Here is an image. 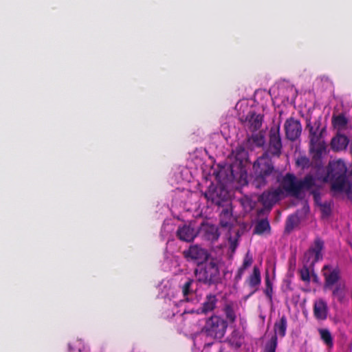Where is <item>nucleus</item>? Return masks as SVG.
Wrapping results in <instances>:
<instances>
[{
  "label": "nucleus",
  "mask_w": 352,
  "mask_h": 352,
  "mask_svg": "<svg viewBox=\"0 0 352 352\" xmlns=\"http://www.w3.org/2000/svg\"><path fill=\"white\" fill-rule=\"evenodd\" d=\"M321 118H318L314 122L308 121L307 129L309 131V143L324 141L322 140L324 133L326 132V126H321Z\"/></svg>",
  "instance_id": "f8f14e48"
},
{
  "label": "nucleus",
  "mask_w": 352,
  "mask_h": 352,
  "mask_svg": "<svg viewBox=\"0 0 352 352\" xmlns=\"http://www.w3.org/2000/svg\"><path fill=\"white\" fill-rule=\"evenodd\" d=\"M184 255L186 258H190L198 263H202L203 261H206L212 254V252L208 254L205 249L195 245H191L188 250H185Z\"/></svg>",
  "instance_id": "2eb2a0df"
},
{
  "label": "nucleus",
  "mask_w": 352,
  "mask_h": 352,
  "mask_svg": "<svg viewBox=\"0 0 352 352\" xmlns=\"http://www.w3.org/2000/svg\"><path fill=\"white\" fill-rule=\"evenodd\" d=\"M296 164L302 169L308 168L311 165L310 160L306 156H300L297 158Z\"/></svg>",
  "instance_id": "72a5a7b5"
},
{
  "label": "nucleus",
  "mask_w": 352,
  "mask_h": 352,
  "mask_svg": "<svg viewBox=\"0 0 352 352\" xmlns=\"http://www.w3.org/2000/svg\"><path fill=\"white\" fill-rule=\"evenodd\" d=\"M197 233L203 239L211 242L217 241L219 236V228L209 220L204 221L200 224Z\"/></svg>",
  "instance_id": "1a4fd4ad"
},
{
  "label": "nucleus",
  "mask_w": 352,
  "mask_h": 352,
  "mask_svg": "<svg viewBox=\"0 0 352 352\" xmlns=\"http://www.w3.org/2000/svg\"><path fill=\"white\" fill-rule=\"evenodd\" d=\"M349 198H350V199H351V201H352V194L349 196Z\"/></svg>",
  "instance_id": "37998d69"
},
{
  "label": "nucleus",
  "mask_w": 352,
  "mask_h": 352,
  "mask_svg": "<svg viewBox=\"0 0 352 352\" xmlns=\"http://www.w3.org/2000/svg\"><path fill=\"white\" fill-rule=\"evenodd\" d=\"M349 151H350V153L352 155V139H351V141L349 142Z\"/></svg>",
  "instance_id": "a19ab883"
},
{
  "label": "nucleus",
  "mask_w": 352,
  "mask_h": 352,
  "mask_svg": "<svg viewBox=\"0 0 352 352\" xmlns=\"http://www.w3.org/2000/svg\"><path fill=\"white\" fill-rule=\"evenodd\" d=\"M248 159V152L241 146L228 156L225 164H221V193L248 184V173L244 163Z\"/></svg>",
  "instance_id": "f257e3e1"
},
{
  "label": "nucleus",
  "mask_w": 352,
  "mask_h": 352,
  "mask_svg": "<svg viewBox=\"0 0 352 352\" xmlns=\"http://www.w3.org/2000/svg\"><path fill=\"white\" fill-rule=\"evenodd\" d=\"M327 144L324 141L309 143V150L311 157V163L316 167H320L322 164V157L327 153Z\"/></svg>",
  "instance_id": "9b49d317"
},
{
  "label": "nucleus",
  "mask_w": 352,
  "mask_h": 352,
  "mask_svg": "<svg viewBox=\"0 0 352 352\" xmlns=\"http://www.w3.org/2000/svg\"><path fill=\"white\" fill-rule=\"evenodd\" d=\"M204 195L208 201H210L212 204H215L218 207L220 206V193L217 187L210 185Z\"/></svg>",
  "instance_id": "b1692460"
},
{
  "label": "nucleus",
  "mask_w": 352,
  "mask_h": 352,
  "mask_svg": "<svg viewBox=\"0 0 352 352\" xmlns=\"http://www.w3.org/2000/svg\"><path fill=\"white\" fill-rule=\"evenodd\" d=\"M283 195V191L280 187L272 188L264 191L259 196L258 201L265 208L271 209L275 204L281 199Z\"/></svg>",
  "instance_id": "9d476101"
},
{
  "label": "nucleus",
  "mask_w": 352,
  "mask_h": 352,
  "mask_svg": "<svg viewBox=\"0 0 352 352\" xmlns=\"http://www.w3.org/2000/svg\"><path fill=\"white\" fill-rule=\"evenodd\" d=\"M244 271H245V270H244V269H243L242 267H240L239 268V270H238V271H237V273H236V276H235V279H236V280H241V277H242V276H243V273H244Z\"/></svg>",
  "instance_id": "4c0bfd02"
},
{
  "label": "nucleus",
  "mask_w": 352,
  "mask_h": 352,
  "mask_svg": "<svg viewBox=\"0 0 352 352\" xmlns=\"http://www.w3.org/2000/svg\"><path fill=\"white\" fill-rule=\"evenodd\" d=\"M310 194L312 195L314 201L316 206H319L322 204V202L321 201V195L320 189H313L310 191Z\"/></svg>",
  "instance_id": "c9c22d12"
},
{
  "label": "nucleus",
  "mask_w": 352,
  "mask_h": 352,
  "mask_svg": "<svg viewBox=\"0 0 352 352\" xmlns=\"http://www.w3.org/2000/svg\"><path fill=\"white\" fill-rule=\"evenodd\" d=\"M246 119L250 124L249 128L251 131H256L262 126L263 116L261 114H256L255 112L251 111L248 114Z\"/></svg>",
  "instance_id": "5701e85b"
},
{
  "label": "nucleus",
  "mask_w": 352,
  "mask_h": 352,
  "mask_svg": "<svg viewBox=\"0 0 352 352\" xmlns=\"http://www.w3.org/2000/svg\"><path fill=\"white\" fill-rule=\"evenodd\" d=\"M309 267V265L305 263L304 267L299 271L301 280L307 283L310 281Z\"/></svg>",
  "instance_id": "f704fd0d"
},
{
  "label": "nucleus",
  "mask_w": 352,
  "mask_h": 352,
  "mask_svg": "<svg viewBox=\"0 0 352 352\" xmlns=\"http://www.w3.org/2000/svg\"><path fill=\"white\" fill-rule=\"evenodd\" d=\"M322 272L324 278L325 289H331L340 278V270L338 267H333L330 265H326L323 266Z\"/></svg>",
  "instance_id": "ddd939ff"
},
{
  "label": "nucleus",
  "mask_w": 352,
  "mask_h": 352,
  "mask_svg": "<svg viewBox=\"0 0 352 352\" xmlns=\"http://www.w3.org/2000/svg\"><path fill=\"white\" fill-rule=\"evenodd\" d=\"M283 144L280 134V126L272 127L269 132V142L267 151V156L279 157L281 155Z\"/></svg>",
  "instance_id": "0eeeda50"
},
{
  "label": "nucleus",
  "mask_w": 352,
  "mask_h": 352,
  "mask_svg": "<svg viewBox=\"0 0 352 352\" xmlns=\"http://www.w3.org/2000/svg\"><path fill=\"white\" fill-rule=\"evenodd\" d=\"M214 175L215 176V179L217 181V184H220V170L214 171Z\"/></svg>",
  "instance_id": "58836bf2"
},
{
  "label": "nucleus",
  "mask_w": 352,
  "mask_h": 352,
  "mask_svg": "<svg viewBox=\"0 0 352 352\" xmlns=\"http://www.w3.org/2000/svg\"><path fill=\"white\" fill-rule=\"evenodd\" d=\"M246 283L253 289L250 294H253L258 290L261 283V275L258 267L254 266L252 273L248 277Z\"/></svg>",
  "instance_id": "aec40b11"
},
{
  "label": "nucleus",
  "mask_w": 352,
  "mask_h": 352,
  "mask_svg": "<svg viewBox=\"0 0 352 352\" xmlns=\"http://www.w3.org/2000/svg\"><path fill=\"white\" fill-rule=\"evenodd\" d=\"M299 223L298 217L296 215H290L285 222V232L290 233Z\"/></svg>",
  "instance_id": "c756f323"
},
{
  "label": "nucleus",
  "mask_w": 352,
  "mask_h": 352,
  "mask_svg": "<svg viewBox=\"0 0 352 352\" xmlns=\"http://www.w3.org/2000/svg\"><path fill=\"white\" fill-rule=\"evenodd\" d=\"M236 248V241H231L230 248L232 252H234Z\"/></svg>",
  "instance_id": "ea45409f"
},
{
  "label": "nucleus",
  "mask_w": 352,
  "mask_h": 352,
  "mask_svg": "<svg viewBox=\"0 0 352 352\" xmlns=\"http://www.w3.org/2000/svg\"><path fill=\"white\" fill-rule=\"evenodd\" d=\"M219 265L220 258L210 255L204 267L195 270L198 280L208 285L218 283L220 280Z\"/></svg>",
  "instance_id": "39448f33"
},
{
  "label": "nucleus",
  "mask_w": 352,
  "mask_h": 352,
  "mask_svg": "<svg viewBox=\"0 0 352 352\" xmlns=\"http://www.w3.org/2000/svg\"><path fill=\"white\" fill-rule=\"evenodd\" d=\"M221 228L226 227V226H227V223H224L221 221Z\"/></svg>",
  "instance_id": "79ce46f5"
},
{
  "label": "nucleus",
  "mask_w": 352,
  "mask_h": 352,
  "mask_svg": "<svg viewBox=\"0 0 352 352\" xmlns=\"http://www.w3.org/2000/svg\"><path fill=\"white\" fill-rule=\"evenodd\" d=\"M346 171V166L342 160L329 162L324 180L331 183V190L333 195L344 192L349 194L351 190L352 184L347 179Z\"/></svg>",
  "instance_id": "f03ea898"
},
{
  "label": "nucleus",
  "mask_w": 352,
  "mask_h": 352,
  "mask_svg": "<svg viewBox=\"0 0 352 352\" xmlns=\"http://www.w3.org/2000/svg\"><path fill=\"white\" fill-rule=\"evenodd\" d=\"M287 327V319L285 315H283L278 321H276L274 325V335L265 344L264 352H276L278 345V336L283 338L286 335Z\"/></svg>",
  "instance_id": "423d86ee"
},
{
  "label": "nucleus",
  "mask_w": 352,
  "mask_h": 352,
  "mask_svg": "<svg viewBox=\"0 0 352 352\" xmlns=\"http://www.w3.org/2000/svg\"><path fill=\"white\" fill-rule=\"evenodd\" d=\"M253 233L257 235L270 234L271 226L267 218L258 220L254 226Z\"/></svg>",
  "instance_id": "4be33fe9"
},
{
  "label": "nucleus",
  "mask_w": 352,
  "mask_h": 352,
  "mask_svg": "<svg viewBox=\"0 0 352 352\" xmlns=\"http://www.w3.org/2000/svg\"><path fill=\"white\" fill-rule=\"evenodd\" d=\"M332 295L336 297L340 302H342L346 296L345 284H336L332 290Z\"/></svg>",
  "instance_id": "bb28decb"
},
{
  "label": "nucleus",
  "mask_w": 352,
  "mask_h": 352,
  "mask_svg": "<svg viewBox=\"0 0 352 352\" xmlns=\"http://www.w3.org/2000/svg\"><path fill=\"white\" fill-rule=\"evenodd\" d=\"M331 122L335 129L342 130L346 128L348 120L343 114H339L338 116H333Z\"/></svg>",
  "instance_id": "a878e982"
},
{
  "label": "nucleus",
  "mask_w": 352,
  "mask_h": 352,
  "mask_svg": "<svg viewBox=\"0 0 352 352\" xmlns=\"http://www.w3.org/2000/svg\"><path fill=\"white\" fill-rule=\"evenodd\" d=\"M316 185V179L311 174H307L302 179H298L293 173H287L280 182L283 192L298 197L303 190H309Z\"/></svg>",
  "instance_id": "20e7f679"
},
{
  "label": "nucleus",
  "mask_w": 352,
  "mask_h": 352,
  "mask_svg": "<svg viewBox=\"0 0 352 352\" xmlns=\"http://www.w3.org/2000/svg\"><path fill=\"white\" fill-rule=\"evenodd\" d=\"M217 299L214 295H208L206 300L203 302L201 313L206 314L212 311L216 307Z\"/></svg>",
  "instance_id": "393cba45"
},
{
  "label": "nucleus",
  "mask_w": 352,
  "mask_h": 352,
  "mask_svg": "<svg viewBox=\"0 0 352 352\" xmlns=\"http://www.w3.org/2000/svg\"><path fill=\"white\" fill-rule=\"evenodd\" d=\"M252 257L250 256L249 254H247L243 259V262L241 267L244 270L247 269L252 265Z\"/></svg>",
  "instance_id": "e433bc0d"
},
{
  "label": "nucleus",
  "mask_w": 352,
  "mask_h": 352,
  "mask_svg": "<svg viewBox=\"0 0 352 352\" xmlns=\"http://www.w3.org/2000/svg\"><path fill=\"white\" fill-rule=\"evenodd\" d=\"M284 129L286 138L292 142L297 140L302 132V125L300 120H296L294 118H289L286 120Z\"/></svg>",
  "instance_id": "4468645a"
},
{
  "label": "nucleus",
  "mask_w": 352,
  "mask_h": 352,
  "mask_svg": "<svg viewBox=\"0 0 352 352\" xmlns=\"http://www.w3.org/2000/svg\"><path fill=\"white\" fill-rule=\"evenodd\" d=\"M223 311L226 320H221V338L223 336L228 325L234 324L236 319L234 305L232 302L226 304L224 307Z\"/></svg>",
  "instance_id": "f3484780"
},
{
  "label": "nucleus",
  "mask_w": 352,
  "mask_h": 352,
  "mask_svg": "<svg viewBox=\"0 0 352 352\" xmlns=\"http://www.w3.org/2000/svg\"><path fill=\"white\" fill-rule=\"evenodd\" d=\"M328 306L327 302L322 298L315 301L313 312L314 317L318 320H324L327 318Z\"/></svg>",
  "instance_id": "6ab92c4d"
},
{
  "label": "nucleus",
  "mask_w": 352,
  "mask_h": 352,
  "mask_svg": "<svg viewBox=\"0 0 352 352\" xmlns=\"http://www.w3.org/2000/svg\"><path fill=\"white\" fill-rule=\"evenodd\" d=\"M349 144V140L346 135L338 133L332 138L330 146L333 151L338 152L346 149Z\"/></svg>",
  "instance_id": "412c9836"
},
{
  "label": "nucleus",
  "mask_w": 352,
  "mask_h": 352,
  "mask_svg": "<svg viewBox=\"0 0 352 352\" xmlns=\"http://www.w3.org/2000/svg\"><path fill=\"white\" fill-rule=\"evenodd\" d=\"M263 292L268 299L270 302H272L273 301V284L270 280V275L268 273L265 274V288L263 289Z\"/></svg>",
  "instance_id": "cd10ccee"
},
{
  "label": "nucleus",
  "mask_w": 352,
  "mask_h": 352,
  "mask_svg": "<svg viewBox=\"0 0 352 352\" xmlns=\"http://www.w3.org/2000/svg\"><path fill=\"white\" fill-rule=\"evenodd\" d=\"M331 206L332 202L330 201H326L318 206L321 211L322 217H328L330 216L331 214Z\"/></svg>",
  "instance_id": "2f4dec72"
},
{
  "label": "nucleus",
  "mask_w": 352,
  "mask_h": 352,
  "mask_svg": "<svg viewBox=\"0 0 352 352\" xmlns=\"http://www.w3.org/2000/svg\"><path fill=\"white\" fill-rule=\"evenodd\" d=\"M249 140L252 142L257 147L263 146L265 142L264 136L261 133L253 134Z\"/></svg>",
  "instance_id": "473e14b6"
},
{
  "label": "nucleus",
  "mask_w": 352,
  "mask_h": 352,
  "mask_svg": "<svg viewBox=\"0 0 352 352\" xmlns=\"http://www.w3.org/2000/svg\"><path fill=\"white\" fill-rule=\"evenodd\" d=\"M220 316L213 315L208 318L206 322L202 331L204 332L207 336L217 338V333L220 331Z\"/></svg>",
  "instance_id": "dca6fc26"
},
{
  "label": "nucleus",
  "mask_w": 352,
  "mask_h": 352,
  "mask_svg": "<svg viewBox=\"0 0 352 352\" xmlns=\"http://www.w3.org/2000/svg\"><path fill=\"white\" fill-rule=\"evenodd\" d=\"M318 332L323 342L328 347L331 348L333 345V340L330 331L328 329H319Z\"/></svg>",
  "instance_id": "c85d7f7f"
},
{
  "label": "nucleus",
  "mask_w": 352,
  "mask_h": 352,
  "mask_svg": "<svg viewBox=\"0 0 352 352\" xmlns=\"http://www.w3.org/2000/svg\"><path fill=\"white\" fill-rule=\"evenodd\" d=\"M252 169L251 184L256 188L266 186L269 178L276 173L272 158L267 153H263L256 159L253 163Z\"/></svg>",
  "instance_id": "7ed1b4c3"
},
{
  "label": "nucleus",
  "mask_w": 352,
  "mask_h": 352,
  "mask_svg": "<svg viewBox=\"0 0 352 352\" xmlns=\"http://www.w3.org/2000/svg\"><path fill=\"white\" fill-rule=\"evenodd\" d=\"M324 241L317 236L314 241L307 251L304 254V262L309 267H314V265L322 258V251L324 249Z\"/></svg>",
  "instance_id": "6e6552de"
},
{
  "label": "nucleus",
  "mask_w": 352,
  "mask_h": 352,
  "mask_svg": "<svg viewBox=\"0 0 352 352\" xmlns=\"http://www.w3.org/2000/svg\"><path fill=\"white\" fill-rule=\"evenodd\" d=\"M193 283L194 280L188 278L185 283L182 286V294L186 301H188V296L194 292V290L192 288Z\"/></svg>",
  "instance_id": "7c9ffc66"
},
{
  "label": "nucleus",
  "mask_w": 352,
  "mask_h": 352,
  "mask_svg": "<svg viewBox=\"0 0 352 352\" xmlns=\"http://www.w3.org/2000/svg\"><path fill=\"white\" fill-rule=\"evenodd\" d=\"M198 235L197 230L189 225L179 226L176 232L177 237L185 242H191Z\"/></svg>",
  "instance_id": "a211bd4d"
}]
</instances>
